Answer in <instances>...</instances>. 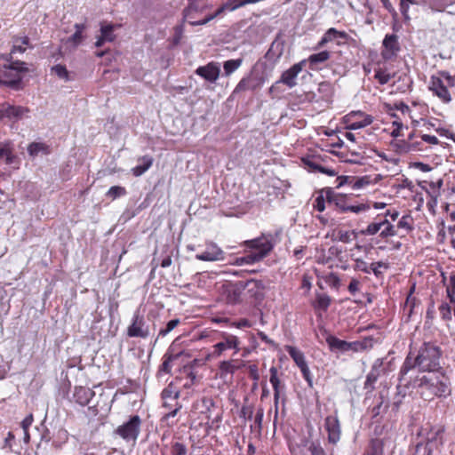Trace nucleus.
I'll list each match as a JSON object with an SVG mask.
<instances>
[{"mask_svg": "<svg viewBox=\"0 0 455 455\" xmlns=\"http://www.w3.org/2000/svg\"><path fill=\"white\" fill-rule=\"evenodd\" d=\"M400 212L395 209H387L385 212L372 215L369 222V230H373L377 235L376 244L379 242H388L391 237H404L414 229V220L410 214L399 218Z\"/></svg>", "mask_w": 455, "mask_h": 455, "instance_id": "nucleus-1", "label": "nucleus"}, {"mask_svg": "<svg viewBox=\"0 0 455 455\" xmlns=\"http://www.w3.org/2000/svg\"><path fill=\"white\" fill-rule=\"evenodd\" d=\"M426 372L414 381V387L423 400L430 402L451 395V379L443 369Z\"/></svg>", "mask_w": 455, "mask_h": 455, "instance_id": "nucleus-2", "label": "nucleus"}, {"mask_svg": "<svg viewBox=\"0 0 455 455\" xmlns=\"http://www.w3.org/2000/svg\"><path fill=\"white\" fill-rule=\"evenodd\" d=\"M191 414L195 419L199 420L200 426L204 427L207 435L220 428L223 412L218 410L214 399L210 395L195 400L191 405Z\"/></svg>", "mask_w": 455, "mask_h": 455, "instance_id": "nucleus-3", "label": "nucleus"}, {"mask_svg": "<svg viewBox=\"0 0 455 455\" xmlns=\"http://www.w3.org/2000/svg\"><path fill=\"white\" fill-rule=\"evenodd\" d=\"M327 196L331 200V205L340 213L353 212L358 215L355 223L361 227L363 223L371 220L373 213L371 212V204L364 203L355 204L354 198L347 195L336 193L333 189L327 191Z\"/></svg>", "mask_w": 455, "mask_h": 455, "instance_id": "nucleus-4", "label": "nucleus"}, {"mask_svg": "<svg viewBox=\"0 0 455 455\" xmlns=\"http://www.w3.org/2000/svg\"><path fill=\"white\" fill-rule=\"evenodd\" d=\"M28 71L26 62L14 60L11 55H0V84L19 90Z\"/></svg>", "mask_w": 455, "mask_h": 455, "instance_id": "nucleus-5", "label": "nucleus"}, {"mask_svg": "<svg viewBox=\"0 0 455 455\" xmlns=\"http://www.w3.org/2000/svg\"><path fill=\"white\" fill-rule=\"evenodd\" d=\"M281 232H262L259 236L244 241L242 245L251 251L257 262L267 258L280 242Z\"/></svg>", "mask_w": 455, "mask_h": 455, "instance_id": "nucleus-6", "label": "nucleus"}, {"mask_svg": "<svg viewBox=\"0 0 455 455\" xmlns=\"http://www.w3.org/2000/svg\"><path fill=\"white\" fill-rule=\"evenodd\" d=\"M415 355H417L418 368L420 371L443 370L440 367L442 350L435 343L424 342Z\"/></svg>", "mask_w": 455, "mask_h": 455, "instance_id": "nucleus-7", "label": "nucleus"}, {"mask_svg": "<svg viewBox=\"0 0 455 455\" xmlns=\"http://www.w3.org/2000/svg\"><path fill=\"white\" fill-rule=\"evenodd\" d=\"M180 390L172 382L169 383L161 393L162 407L167 411L161 418L162 422H167L170 419L178 415L182 409L180 402Z\"/></svg>", "mask_w": 455, "mask_h": 455, "instance_id": "nucleus-8", "label": "nucleus"}, {"mask_svg": "<svg viewBox=\"0 0 455 455\" xmlns=\"http://www.w3.org/2000/svg\"><path fill=\"white\" fill-rule=\"evenodd\" d=\"M219 336L221 340L212 346V350L205 355V360L219 358L228 349L234 350V355L241 350V340L237 336L226 331H220Z\"/></svg>", "mask_w": 455, "mask_h": 455, "instance_id": "nucleus-9", "label": "nucleus"}, {"mask_svg": "<svg viewBox=\"0 0 455 455\" xmlns=\"http://www.w3.org/2000/svg\"><path fill=\"white\" fill-rule=\"evenodd\" d=\"M441 76H431L428 90L436 96L443 103L448 104L452 100L451 94L448 90V87L444 84L442 77H444L449 86H455V78L451 76L448 72H440Z\"/></svg>", "mask_w": 455, "mask_h": 455, "instance_id": "nucleus-10", "label": "nucleus"}, {"mask_svg": "<svg viewBox=\"0 0 455 455\" xmlns=\"http://www.w3.org/2000/svg\"><path fill=\"white\" fill-rule=\"evenodd\" d=\"M368 220V222H371ZM355 229H347L343 227H337L331 230V237L332 241L343 243H350L358 236L373 237V230H369V223H363L361 227L356 226Z\"/></svg>", "mask_w": 455, "mask_h": 455, "instance_id": "nucleus-11", "label": "nucleus"}, {"mask_svg": "<svg viewBox=\"0 0 455 455\" xmlns=\"http://www.w3.org/2000/svg\"><path fill=\"white\" fill-rule=\"evenodd\" d=\"M142 419L139 415H132L129 419L114 430V435L126 443L135 444L140 434Z\"/></svg>", "mask_w": 455, "mask_h": 455, "instance_id": "nucleus-12", "label": "nucleus"}, {"mask_svg": "<svg viewBox=\"0 0 455 455\" xmlns=\"http://www.w3.org/2000/svg\"><path fill=\"white\" fill-rule=\"evenodd\" d=\"M329 159L326 155L307 154L301 157L300 160L304 169L309 172H320L328 176H335L337 175V172L327 165Z\"/></svg>", "mask_w": 455, "mask_h": 455, "instance_id": "nucleus-13", "label": "nucleus"}, {"mask_svg": "<svg viewBox=\"0 0 455 455\" xmlns=\"http://www.w3.org/2000/svg\"><path fill=\"white\" fill-rule=\"evenodd\" d=\"M269 381L272 385L274 391V408H275V419H277L278 411H279V403L282 400V403H285V384L282 380L283 373L279 371V370L275 366H272L269 369Z\"/></svg>", "mask_w": 455, "mask_h": 455, "instance_id": "nucleus-14", "label": "nucleus"}, {"mask_svg": "<svg viewBox=\"0 0 455 455\" xmlns=\"http://www.w3.org/2000/svg\"><path fill=\"white\" fill-rule=\"evenodd\" d=\"M443 184L442 179L437 181H420L419 186L426 192L428 201L427 207L429 212L432 214L435 213V209L438 205L439 198L441 197V188Z\"/></svg>", "mask_w": 455, "mask_h": 455, "instance_id": "nucleus-15", "label": "nucleus"}, {"mask_svg": "<svg viewBox=\"0 0 455 455\" xmlns=\"http://www.w3.org/2000/svg\"><path fill=\"white\" fill-rule=\"evenodd\" d=\"M372 122V116L363 111H351L342 118V123L347 130L362 129L371 124Z\"/></svg>", "mask_w": 455, "mask_h": 455, "instance_id": "nucleus-16", "label": "nucleus"}, {"mask_svg": "<svg viewBox=\"0 0 455 455\" xmlns=\"http://www.w3.org/2000/svg\"><path fill=\"white\" fill-rule=\"evenodd\" d=\"M285 351L294 361L295 364L299 368L304 379L307 381L309 387H313V376L308 368L304 353L298 349L296 347L286 345L284 346Z\"/></svg>", "mask_w": 455, "mask_h": 455, "instance_id": "nucleus-17", "label": "nucleus"}, {"mask_svg": "<svg viewBox=\"0 0 455 455\" xmlns=\"http://www.w3.org/2000/svg\"><path fill=\"white\" fill-rule=\"evenodd\" d=\"M415 132H411L407 139H396L391 142L394 150L398 154H408L413 151L422 150L421 142L415 140Z\"/></svg>", "mask_w": 455, "mask_h": 455, "instance_id": "nucleus-18", "label": "nucleus"}, {"mask_svg": "<svg viewBox=\"0 0 455 455\" xmlns=\"http://www.w3.org/2000/svg\"><path fill=\"white\" fill-rule=\"evenodd\" d=\"M126 335L129 338L147 339L149 336L148 326L146 325L145 319L139 313L132 316L131 324L127 327Z\"/></svg>", "mask_w": 455, "mask_h": 455, "instance_id": "nucleus-19", "label": "nucleus"}, {"mask_svg": "<svg viewBox=\"0 0 455 455\" xmlns=\"http://www.w3.org/2000/svg\"><path fill=\"white\" fill-rule=\"evenodd\" d=\"M265 78L261 76H254L252 72L243 76L236 84L233 94H238L245 91H256L262 87Z\"/></svg>", "mask_w": 455, "mask_h": 455, "instance_id": "nucleus-20", "label": "nucleus"}, {"mask_svg": "<svg viewBox=\"0 0 455 455\" xmlns=\"http://www.w3.org/2000/svg\"><path fill=\"white\" fill-rule=\"evenodd\" d=\"M401 47L398 42V36L395 34L386 35L382 42L381 57L384 60H391L397 57Z\"/></svg>", "mask_w": 455, "mask_h": 455, "instance_id": "nucleus-21", "label": "nucleus"}, {"mask_svg": "<svg viewBox=\"0 0 455 455\" xmlns=\"http://www.w3.org/2000/svg\"><path fill=\"white\" fill-rule=\"evenodd\" d=\"M349 36L345 31H339L336 29L335 28H330L325 31V33L323 35L321 39L316 44L315 49H322L328 43L336 41V44L338 46H341L346 44L347 40L348 39Z\"/></svg>", "mask_w": 455, "mask_h": 455, "instance_id": "nucleus-22", "label": "nucleus"}, {"mask_svg": "<svg viewBox=\"0 0 455 455\" xmlns=\"http://www.w3.org/2000/svg\"><path fill=\"white\" fill-rule=\"evenodd\" d=\"M324 428L327 432L329 443L337 444L341 438V427L337 414L329 415L324 419Z\"/></svg>", "mask_w": 455, "mask_h": 455, "instance_id": "nucleus-23", "label": "nucleus"}, {"mask_svg": "<svg viewBox=\"0 0 455 455\" xmlns=\"http://www.w3.org/2000/svg\"><path fill=\"white\" fill-rule=\"evenodd\" d=\"M195 73L205 81L214 84L220 75V66L219 62L211 61L204 66L198 67Z\"/></svg>", "mask_w": 455, "mask_h": 455, "instance_id": "nucleus-24", "label": "nucleus"}, {"mask_svg": "<svg viewBox=\"0 0 455 455\" xmlns=\"http://www.w3.org/2000/svg\"><path fill=\"white\" fill-rule=\"evenodd\" d=\"M28 112H29V109L27 108L4 102L0 104V121L5 118L8 120H19Z\"/></svg>", "mask_w": 455, "mask_h": 455, "instance_id": "nucleus-25", "label": "nucleus"}, {"mask_svg": "<svg viewBox=\"0 0 455 455\" xmlns=\"http://www.w3.org/2000/svg\"><path fill=\"white\" fill-rule=\"evenodd\" d=\"M305 65L306 60H300L299 62L293 64L290 68L282 73L277 83L283 84L289 88H293L297 84V76L302 71Z\"/></svg>", "mask_w": 455, "mask_h": 455, "instance_id": "nucleus-26", "label": "nucleus"}, {"mask_svg": "<svg viewBox=\"0 0 455 455\" xmlns=\"http://www.w3.org/2000/svg\"><path fill=\"white\" fill-rule=\"evenodd\" d=\"M248 294L256 300H262L265 297L267 286L262 280L250 279L243 285Z\"/></svg>", "mask_w": 455, "mask_h": 455, "instance_id": "nucleus-27", "label": "nucleus"}, {"mask_svg": "<svg viewBox=\"0 0 455 455\" xmlns=\"http://www.w3.org/2000/svg\"><path fill=\"white\" fill-rule=\"evenodd\" d=\"M331 58V52L328 51H322L317 53H313L308 56L306 64H308V68L312 71H321L323 68V64Z\"/></svg>", "mask_w": 455, "mask_h": 455, "instance_id": "nucleus-28", "label": "nucleus"}, {"mask_svg": "<svg viewBox=\"0 0 455 455\" xmlns=\"http://www.w3.org/2000/svg\"><path fill=\"white\" fill-rule=\"evenodd\" d=\"M206 5L202 0H188V6L184 10V20H188L190 24L191 20H201L197 19L199 13H203Z\"/></svg>", "mask_w": 455, "mask_h": 455, "instance_id": "nucleus-29", "label": "nucleus"}, {"mask_svg": "<svg viewBox=\"0 0 455 455\" xmlns=\"http://www.w3.org/2000/svg\"><path fill=\"white\" fill-rule=\"evenodd\" d=\"M120 25L116 24H102L100 26V36L97 38L95 42L96 47H101L107 42L112 43L116 40V35L114 33L116 28H119Z\"/></svg>", "mask_w": 455, "mask_h": 455, "instance_id": "nucleus-30", "label": "nucleus"}, {"mask_svg": "<svg viewBox=\"0 0 455 455\" xmlns=\"http://www.w3.org/2000/svg\"><path fill=\"white\" fill-rule=\"evenodd\" d=\"M242 365L243 364L235 359L221 361L218 366V374L221 379H225L228 375L233 376L236 371L241 369Z\"/></svg>", "mask_w": 455, "mask_h": 455, "instance_id": "nucleus-31", "label": "nucleus"}, {"mask_svg": "<svg viewBox=\"0 0 455 455\" xmlns=\"http://www.w3.org/2000/svg\"><path fill=\"white\" fill-rule=\"evenodd\" d=\"M384 108L386 112L388 113L394 118H399L396 116V114L393 113V111L398 110L402 113L403 116H408L412 120V123L415 122L414 116L411 114V109L403 101H397L395 102L394 104L386 103L384 105Z\"/></svg>", "mask_w": 455, "mask_h": 455, "instance_id": "nucleus-32", "label": "nucleus"}, {"mask_svg": "<svg viewBox=\"0 0 455 455\" xmlns=\"http://www.w3.org/2000/svg\"><path fill=\"white\" fill-rule=\"evenodd\" d=\"M94 396V392L85 387H76L73 398L75 402L82 406L89 404L92 398Z\"/></svg>", "mask_w": 455, "mask_h": 455, "instance_id": "nucleus-33", "label": "nucleus"}, {"mask_svg": "<svg viewBox=\"0 0 455 455\" xmlns=\"http://www.w3.org/2000/svg\"><path fill=\"white\" fill-rule=\"evenodd\" d=\"M329 190H332V188H324L317 193L312 204L314 210L323 212L326 208V204L331 205V200L327 196V191Z\"/></svg>", "mask_w": 455, "mask_h": 455, "instance_id": "nucleus-34", "label": "nucleus"}, {"mask_svg": "<svg viewBox=\"0 0 455 455\" xmlns=\"http://www.w3.org/2000/svg\"><path fill=\"white\" fill-rule=\"evenodd\" d=\"M243 285L228 284L225 288L226 299L228 304L239 303L242 299Z\"/></svg>", "mask_w": 455, "mask_h": 455, "instance_id": "nucleus-35", "label": "nucleus"}, {"mask_svg": "<svg viewBox=\"0 0 455 455\" xmlns=\"http://www.w3.org/2000/svg\"><path fill=\"white\" fill-rule=\"evenodd\" d=\"M13 144L11 140L0 142V160L4 159L6 164H12L15 159Z\"/></svg>", "mask_w": 455, "mask_h": 455, "instance_id": "nucleus-36", "label": "nucleus"}, {"mask_svg": "<svg viewBox=\"0 0 455 455\" xmlns=\"http://www.w3.org/2000/svg\"><path fill=\"white\" fill-rule=\"evenodd\" d=\"M138 161L141 162V164L132 169V173L135 177L144 174L153 165L154 158L151 156L146 155L139 157Z\"/></svg>", "mask_w": 455, "mask_h": 455, "instance_id": "nucleus-37", "label": "nucleus"}, {"mask_svg": "<svg viewBox=\"0 0 455 455\" xmlns=\"http://www.w3.org/2000/svg\"><path fill=\"white\" fill-rule=\"evenodd\" d=\"M331 303V298L326 293H316L312 307L315 311L325 312Z\"/></svg>", "mask_w": 455, "mask_h": 455, "instance_id": "nucleus-38", "label": "nucleus"}, {"mask_svg": "<svg viewBox=\"0 0 455 455\" xmlns=\"http://www.w3.org/2000/svg\"><path fill=\"white\" fill-rule=\"evenodd\" d=\"M383 365V359H377L368 373L365 380V387H372L380 376V368Z\"/></svg>", "mask_w": 455, "mask_h": 455, "instance_id": "nucleus-39", "label": "nucleus"}, {"mask_svg": "<svg viewBox=\"0 0 455 455\" xmlns=\"http://www.w3.org/2000/svg\"><path fill=\"white\" fill-rule=\"evenodd\" d=\"M418 367L417 363V355H415V357L411 355V353H409V355L406 356L403 365L400 368L399 371V380L403 381L405 378V376L408 374V372Z\"/></svg>", "mask_w": 455, "mask_h": 455, "instance_id": "nucleus-40", "label": "nucleus"}, {"mask_svg": "<svg viewBox=\"0 0 455 455\" xmlns=\"http://www.w3.org/2000/svg\"><path fill=\"white\" fill-rule=\"evenodd\" d=\"M326 342L331 351H348V341L340 339L335 336L330 335L326 338Z\"/></svg>", "mask_w": 455, "mask_h": 455, "instance_id": "nucleus-41", "label": "nucleus"}, {"mask_svg": "<svg viewBox=\"0 0 455 455\" xmlns=\"http://www.w3.org/2000/svg\"><path fill=\"white\" fill-rule=\"evenodd\" d=\"M320 94V100L324 102H331L334 94V89L331 83L322 82L318 84L317 89Z\"/></svg>", "mask_w": 455, "mask_h": 455, "instance_id": "nucleus-42", "label": "nucleus"}, {"mask_svg": "<svg viewBox=\"0 0 455 455\" xmlns=\"http://www.w3.org/2000/svg\"><path fill=\"white\" fill-rule=\"evenodd\" d=\"M385 443L383 439L373 438L370 441L364 455H383Z\"/></svg>", "mask_w": 455, "mask_h": 455, "instance_id": "nucleus-43", "label": "nucleus"}, {"mask_svg": "<svg viewBox=\"0 0 455 455\" xmlns=\"http://www.w3.org/2000/svg\"><path fill=\"white\" fill-rule=\"evenodd\" d=\"M29 45V38L28 36H16L13 38V45L8 55L12 56L16 52L23 53Z\"/></svg>", "mask_w": 455, "mask_h": 455, "instance_id": "nucleus-44", "label": "nucleus"}, {"mask_svg": "<svg viewBox=\"0 0 455 455\" xmlns=\"http://www.w3.org/2000/svg\"><path fill=\"white\" fill-rule=\"evenodd\" d=\"M222 251L216 246H212V250L204 251L196 255V258L203 261H214L220 259Z\"/></svg>", "mask_w": 455, "mask_h": 455, "instance_id": "nucleus-45", "label": "nucleus"}, {"mask_svg": "<svg viewBox=\"0 0 455 455\" xmlns=\"http://www.w3.org/2000/svg\"><path fill=\"white\" fill-rule=\"evenodd\" d=\"M28 152L31 156H36L39 153L49 155L50 146L43 142H32L28 147Z\"/></svg>", "mask_w": 455, "mask_h": 455, "instance_id": "nucleus-46", "label": "nucleus"}, {"mask_svg": "<svg viewBox=\"0 0 455 455\" xmlns=\"http://www.w3.org/2000/svg\"><path fill=\"white\" fill-rule=\"evenodd\" d=\"M220 332H218L217 331H214V330H212V329H209V328H205L202 331H199L198 332H196L194 336V339L195 340H207L209 342H213L215 340H217L218 339V335H219Z\"/></svg>", "mask_w": 455, "mask_h": 455, "instance_id": "nucleus-47", "label": "nucleus"}, {"mask_svg": "<svg viewBox=\"0 0 455 455\" xmlns=\"http://www.w3.org/2000/svg\"><path fill=\"white\" fill-rule=\"evenodd\" d=\"M404 130H408V126L403 125L400 118H395L392 122L391 136L396 140L404 137Z\"/></svg>", "mask_w": 455, "mask_h": 455, "instance_id": "nucleus-48", "label": "nucleus"}, {"mask_svg": "<svg viewBox=\"0 0 455 455\" xmlns=\"http://www.w3.org/2000/svg\"><path fill=\"white\" fill-rule=\"evenodd\" d=\"M243 61V60L242 58L235 59V60L232 59V60L224 61V63H223L224 75L226 76H229L230 75H232L236 69H238L242 66Z\"/></svg>", "mask_w": 455, "mask_h": 455, "instance_id": "nucleus-49", "label": "nucleus"}, {"mask_svg": "<svg viewBox=\"0 0 455 455\" xmlns=\"http://www.w3.org/2000/svg\"><path fill=\"white\" fill-rule=\"evenodd\" d=\"M392 77L393 76L388 72L387 68H378L375 69L374 78L381 85L387 84Z\"/></svg>", "mask_w": 455, "mask_h": 455, "instance_id": "nucleus-50", "label": "nucleus"}, {"mask_svg": "<svg viewBox=\"0 0 455 455\" xmlns=\"http://www.w3.org/2000/svg\"><path fill=\"white\" fill-rule=\"evenodd\" d=\"M323 279L325 283L332 289L339 290L341 285L340 278L336 273L331 272L323 275Z\"/></svg>", "mask_w": 455, "mask_h": 455, "instance_id": "nucleus-51", "label": "nucleus"}, {"mask_svg": "<svg viewBox=\"0 0 455 455\" xmlns=\"http://www.w3.org/2000/svg\"><path fill=\"white\" fill-rule=\"evenodd\" d=\"M451 303H448V302H442L439 307H438V310H439V313H440V315H441V318L443 320V321H451V317H452V315H451V310L453 309L451 307Z\"/></svg>", "mask_w": 455, "mask_h": 455, "instance_id": "nucleus-52", "label": "nucleus"}, {"mask_svg": "<svg viewBox=\"0 0 455 455\" xmlns=\"http://www.w3.org/2000/svg\"><path fill=\"white\" fill-rule=\"evenodd\" d=\"M127 194L126 188L121 186H113L106 193V196L111 200H116L118 197L124 196Z\"/></svg>", "mask_w": 455, "mask_h": 455, "instance_id": "nucleus-53", "label": "nucleus"}, {"mask_svg": "<svg viewBox=\"0 0 455 455\" xmlns=\"http://www.w3.org/2000/svg\"><path fill=\"white\" fill-rule=\"evenodd\" d=\"M446 296L450 302H455V272L449 276V283L446 286Z\"/></svg>", "mask_w": 455, "mask_h": 455, "instance_id": "nucleus-54", "label": "nucleus"}, {"mask_svg": "<svg viewBox=\"0 0 455 455\" xmlns=\"http://www.w3.org/2000/svg\"><path fill=\"white\" fill-rule=\"evenodd\" d=\"M170 451L172 455H187V445L181 442L175 441L171 443Z\"/></svg>", "mask_w": 455, "mask_h": 455, "instance_id": "nucleus-55", "label": "nucleus"}, {"mask_svg": "<svg viewBox=\"0 0 455 455\" xmlns=\"http://www.w3.org/2000/svg\"><path fill=\"white\" fill-rule=\"evenodd\" d=\"M258 263L255 257L252 255L251 251L245 254L244 256L236 257L234 260V265L243 266V265H253Z\"/></svg>", "mask_w": 455, "mask_h": 455, "instance_id": "nucleus-56", "label": "nucleus"}, {"mask_svg": "<svg viewBox=\"0 0 455 455\" xmlns=\"http://www.w3.org/2000/svg\"><path fill=\"white\" fill-rule=\"evenodd\" d=\"M52 73L55 74L59 78L68 80V71L66 66L58 64L52 68Z\"/></svg>", "mask_w": 455, "mask_h": 455, "instance_id": "nucleus-57", "label": "nucleus"}, {"mask_svg": "<svg viewBox=\"0 0 455 455\" xmlns=\"http://www.w3.org/2000/svg\"><path fill=\"white\" fill-rule=\"evenodd\" d=\"M380 268L387 269L388 264L383 261L372 262L371 264V273L372 272L376 277L382 276V271Z\"/></svg>", "mask_w": 455, "mask_h": 455, "instance_id": "nucleus-58", "label": "nucleus"}, {"mask_svg": "<svg viewBox=\"0 0 455 455\" xmlns=\"http://www.w3.org/2000/svg\"><path fill=\"white\" fill-rule=\"evenodd\" d=\"M354 269L355 271H361L364 274H370L371 273V264L369 265L363 259H356L355 260Z\"/></svg>", "mask_w": 455, "mask_h": 455, "instance_id": "nucleus-59", "label": "nucleus"}, {"mask_svg": "<svg viewBox=\"0 0 455 455\" xmlns=\"http://www.w3.org/2000/svg\"><path fill=\"white\" fill-rule=\"evenodd\" d=\"M180 324L179 319H172L169 321L165 326V328H163L159 331V336L164 337L169 332H171L174 328H176Z\"/></svg>", "mask_w": 455, "mask_h": 455, "instance_id": "nucleus-60", "label": "nucleus"}, {"mask_svg": "<svg viewBox=\"0 0 455 455\" xmlns=\"http://www.w3.org/2000/svg\"><path fill=\"white\" fill-rule=\"evenodd\" d=\"M308 451L311 455H326L324 449L318 441L312 442L308 446Z\"/></svg>", "mask_w": 455, "mask_h": 455, "instance_id": "nucleus-61", "label": "nucleus"}, {"mask_svg": "<svg viewBox=\"0 0 455 455\" xmlns=\"http://www.w3.org/2000/svg\"><path fill=\"white\" fill-rule=\"evenodd\" d=\"M362 283L357 278H351L349 284L347 286V291L351 295H355L361 289Z\"/></svg>", "mask_w": 455, "mask_h": 455, "instance_id": "nucleus-62", "label": "nucleus"}, {"mask_svg": "<svg viewBox=\"0 0 455 455\" xmlns=\"http://www.w3.org/2000/svg\"><path fill=\"white\" fill-rule=\"evenodd\" d=\"M327 67L332 69L334 74L339 76L344 75L347 71V67L344 64L335 63L334 61H331Z\"/></svg>", "mask_w": 455, "mask_h": 455, "instance_id": "nucleus-63", "label": "nucleus"}, {"mask_svg": "<svg viewBox=\"0 0 455 455\" xmlns=\"http://www.w3.org/2000/svg\"><path fill=\"white\" fill-rule=\"evenodd\" d=\"M253 411L254 408L252 405H243L240 411V417L251 420Z\"/></svg>", "mask_w": 455, "mask_h": 455, "instance_id": "nucleus-64", "label": "nucleus"}]
</instances>
